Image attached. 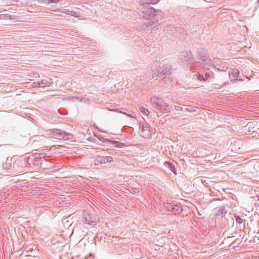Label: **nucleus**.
I'll list each match as a JSON object with an SVG mask.
<instances>
[{
    "mask_svg": "<svg viewBox=\"0 0 259 259\" xmlns=\"http://www.w3.org/2000/svg\"><path fill=\"white\" fill-rule=\"evenodd\" d=\"M195 183H203V181L202 179L201 178V177H198L197 178H195Z\"/></svg>",
    "mask_w": 259,
    "mask_h": 259,
    "instance_id": "nucleus-12",
    "label": "nucleus"
},
{
    "mask_svg": "<svg viewBox=\"0 0 259 259\" xmlns=\"http://www.w3.org/2000/svg\"><path fill=\"white\" fill-rule=\"evenodd\" d=\"M199 129H202V127H198Z\"/></svg>",
    "mask_w": 259,
    "mask_h": 259,
    "instance_id": "nucleus-15",
    "label": "nucleus"
},
{
    "mask_svg": "<svg viewBox=\"0 0 259 259\" xmlns=\"http://www.w3.org/2000/svg\"><path fill=\"white\" fill-rule=\"evenodd\" d=\"M214 218L215 219L219 218H223L227 213L225 206H221L214 211Z\"/></svg>",
    "mask_w": 259,
    "mask_h": 259,
    "instance_id": "nucleus-4",
    "label": "nucleus"
},
{
    "mask_svg": "<svg viewBox=\"0 0 259 259\" xmlns=\"http://www.w3.org/2000/svg\"><path fill=\"white\" fill-rule=\"evenodd\" d=\"M206 204L204 203L200 207H198V206L195 205V208L197 209L199 215L202 216V218H203V216L205 214V211L204 210V209L206 208Z\"/></svg>",
    "mask_w": 259,
    "mask_h": 259,
    "instance_id": "nucleus-7",
    "label": "nucleus"
},
{
    "mask_svg": "<svg viewBox=\"0 0 259 259\" xmlns=\"http://www.w3.org/2000/svg\"><path fill=\"white\" fill-rule=\"evenodd\" d=\"M141 135L142 136L145 138L148 139L151 138L152 136V133L150 127L148 125L143 126L141 131Z\"/></svg>",
    "mask_w": 259,
    "mask_h": 259,
    "instance_id": "nucleus-5",
    "label": "nucleus"
},
{
    "mask_svg": "<svg viewBox=\"0 0 259 259\" xmlns=\"http://www.w3.org/2000/svg\"><path fill=\"white\" fill-rule=\"evenodd\" d=\"M197 170H199V171H203L205 169V168L202 166V165H200L199 167H197L196 168Z\"/></svg>",
    "mask_w": 259,
    "mask_h": 259,
    "instance_id": "nucleus-13",
    "label": "nucleus"
},
{
    "mask_svg": "<svg viewBox=\"0 0 259 259\" xmlns=\"http://www.w3.org/2000/svg\"><path fill=\"white\" fill-rule=\"evenodd\" d=\"M72 138V135L70 134L61 132L59 134L58 139L60 140H67Z\"/></svg>",
    "mask_w": 259,
    "mask_h": 259,
    "instance_id": "nucleus-8",
    "label": "nucleus"
},
{
    "mask_svg": "<svg viewBox=\"0 0 259 259\" xmlns=\"http://www.w3.org/2000/svg\"><path fill=\"white\" fill-rule=\"evenodd\" d=\"M195 63L201 66L198 69V72L195 75L198 80L204 82L210 78H214V73L210 69L212 66V61L205 50L200 49L198 50Z\"/></svg>",
    "mask_w": 259,
    "mask_h": 259,
    "instance_id": "nucleus-1",
    "label": "nucleus"
},
{
    "mask_svg": "<svg viewBox=\"0 0 259 259\" xmlns=\"http://www.w3.org/2000/svg\"><path fill=\"white\" fill-rule=\"evenodd\" d=\"M199 122H202V123H204L205 121L204 119H203L202 117H200V121Z\"/></svg>",
    "mask_w": 259,
    "mask_h": 259,
    "instance_id": "nucleus-14",
    "label": "nucleus"
},
{
    "mask_svg": "<svg viewBox=\"0 0 259 259\" xmlns=\"http://www.w3.org/2000/svg\"><path fill=\"white\" fill-rule=\"evenodd\" d=\"M196 85H197L195 84V88H198L197 87H196Z\"/></svg>",
    "mask_w": 259,
    "mask_h": 259,
    "instance_id": "nucleus-17",
    "label": "nucleus"
},
{
    "mask_svg": "<svg viewBox=\"0 0 259 259\" xmlns=\"http://www.w3.org/2000/svg\"><path fill=\"white\" fill-rule=\"evenodd\" d=\"M141 111L144 114L147 115L149 113V111L146 108L142 107L140 108Z\"/></svg>",
    "mask_w": 259,
    "mask_h": 259,
    "instance_id": "nucleus-10",
    "label": "nucleus"
},
{
    "mask_svg": "<svg viewBox=\"0 0 259 259\" xmlns=\"http://www.w3.org/2000/svg\"><path fill=\"white\" fill-rule=\"evenodd\" d=\"M112 161V158L110 156L107 157H101L98 156L95 161V164H99V163H105L108 162H111Z\"/></svg>",
    "mask_w": 259,
    "mask_h": 259,
    "instance_id": "nucleus-6",
    "label": "nucleus"
},
{
    "mask_svg": "<svg viewBox=\"0 0 259 259\" xmlns=\"http://www.w3.org/2000/svg\"><path fill=\"white\" fill-rule=\"evenodd\" d=\"M229 77L231 81L243 80L240 77L238 69L236 68H232L229 70Z\"/></svg>",
    "mask_w": 259,
    "mask_h": 259,
    "instance_id": "nucleus-3",
    "label": "nucleus"
},
{
    "mask_svg": "<svg viewBox=\"0 0 259 259\" xmlns=\"http://www.w3.org/2000/svg\"><path fill=\"white\" fill-rule=\"evenodd\" d=\"M234 217L237 223L240 224L243 222L242 219H241V217L238 216L237 214H234Z\"/></svg>",
    "mask_w": 259,
    "mask_h": 259,
    "instance_id": "nucleus-9",
    "label": "nucleus"
},
{
    "mask_svg": "<svg viewBox=\"0 0 259 259\" xmlns=\"http://www.w3.org/2000/svg\"><path fill=\"white\" fill-rule=\"evenodd\" d=\"M212 65L220 71H226L228 69V65L227 62L220 59H213Z\"/></svg>",
    "mask_w": 259,
    "mask_h": 259,
    "instance_id": "nucleus-2",
    "label": "nucleus"
},
{
    "mask_svg": "<svg viewBox=\"0 0 259 259\" xmlns=\"http://www.w3.org/2000/svg\"><path fill=\"white\" fill-rule=\"evenodd\" d=\"M195 112H197V111L196 108H195Z\"/></svg>",
    "mask_w": 259,
    "mask_h": 259,
    "instance_id": "nucleus-16",
    "label": "nucleus"
},
{
    "mask_svg": "<svg viewBox=\"0 0 259 259\" xmlns=\"http://www.w3.org/2000/svg\"><path fill=\"white\" fill-rule=\"evenodd\" d=\"M59 0H45L44 3L45 4H49L51 3H57Z\"/></svg>",
    "mask_w": 259,
    "mask_h": 259,
    "instance_id": "nucleus-11",
    "label": "nucleus"
}]
</instances>
